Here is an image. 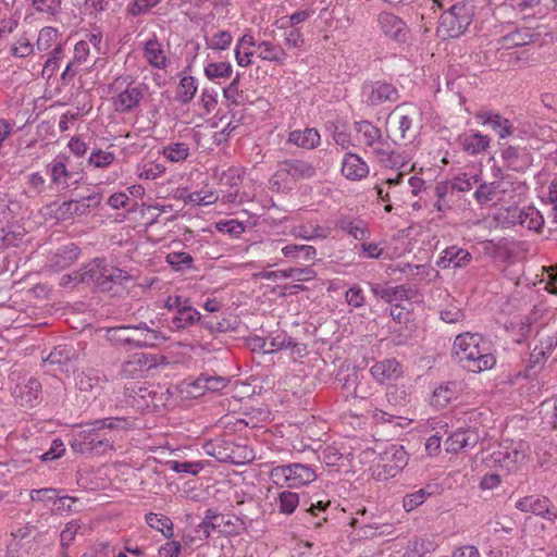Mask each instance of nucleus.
<instances>
[{"label":"nucleus","instance_id":"obj_51","mask_svg":"<svg viewBox=\"0 0 557 557\" xmlns=\"http://www.w3.org/2000/svg\"><path fill=\"white\" fill-rule=\"evenodd\" d=\"M164 406V397L157 389H148L141 386V409L156 411Z\"/></svg>","mask_w":557,"mask_h":557},{"label":"nucleus","instance_id":"obj_47","mask_svg":"<svg viewBox=\"0 0 557 557\" xmlns=\"http://www.w3.org/2000/svg\"><path fill=\"white\" fill-rule=\"evenodd\" d=\"M198 89L197 79L194 76H182L176 88L175 98L183 104L190 102Z\"/></svg>","mask_w":557,"mask_h":557},{"label":"nucleus","instance_id":"obj_11","mask_svg":"<svg viewBox=\"0 0 557 557\" xmlns=\"http://www.w3.org/2000/svg\"><path fill=\"white\" fill-rule=\"evenodd\" d=\"M317 171L312 163L299 159H286L278 163L274 178L277 181H301L315 175Z\"/></svg>","mask_w":557,"mask_h":557},{"label":"nucleus","instance_id":"obj_43","mask_svg":"<svg viewBox=\"0 0 557 557\" xmlns=\"http://www.w3.org/2000/svg\"><path fill=\"white\" fill-rule=\"evenodd\" d=\"M145 521L151 529L160 532L165 539L170 540L173 537L174 524L168 516L149 512L145 515Z\"/></svg>","mask_w":557,"mask_h":557},{"label":"nucleus","instance_id":"obj_60","mask_svg":"<svg viewBox=\"0 0 557 557\" xmlns=\"http://www.w3.org/2000/svg\"><path fill=\"white\" fill-rule=\"evenodd\" d=\"M58 30L53 27H44L37 38V49L46 51L58 44Z\"/></svg>","mask_w":557,"mask_h":557},{"label":"nucleus","instance_id":"obj_30","mask_svg":"<svg viewBox=\"0 0 557 557\" xmlns=\"http://www.w3.org/2000/svg\"><path fill=\"white\" fill-rule=\"evenodd\" d=\"M354 131L358 144L366 148H371L381 137H383L381 128L372 122L362 120L354 123Z\"/></svg>","mask_w":557,"mask_h":557},{"label":"nucleus","instance_id":"obj_20","mask_svg":"<svg viewBox=\"0 0 557 557\" xmlns=\"http://www.w3.org/2000/svg\"><path fill=\"white\" fill-rule=\"evenodd\" d=\"M138 330L135 325L114 326L107 330L106 337L116 346L134 350L139 347Z\"/></svg>","mask_w":557,"mask_h":557},{"label":"nucleus","instance_id":"obj_49","mask_svg":"<svg viewBox=\"0 0 557 557\" xmlns=\"http://www.w3.org/2000/svg\"><path fill=\"white\" fill-rule=\"evenodd\" d=\"M205 75L210 81L218 78H228L233 73V66L230 62H210L203 69Z\"/></svg>","mask_w":557,"mask_h":557},{"label":"nucleus","instance_id":"obj_1","mask_svg":"<svg viewBox=\"0 0 557 557\" xmlns=\"http://www.w3.org/2000/svg\"><path fill=\"white\" fill-rule=\"evenodd\" d=\"M136 418H104L84 425L71 441L74 451L81 454L102 455L113 449V442L103 432L109 430H127L136 426Z\"/></svg>","mask_w":557,"mask_h":557},{"label":"nucleus","instance_id":"obj_5","mask_svg":"<svg viewBox=\"0 0 557 557\" xmlns=\"http://www.w3.org/2000/svg\"><path fill=\"white\" fill-rule=\"evenodd\" d=\"M473 18L472 10L462 3H457L445 11L436 28L442 39L459 38L468 29Z\"/></svg>","mask_w":557,"mask_h":557},{"label":"nucleus","instance_id":"obj_3","mask_svg":"<svg viewBox=\"0 0 557 557\" xmlns=\"http://www.w3.org/2000/svg\"><path fill=\"white\" fill-rule=\"evenodd\" d=\"M147 441L148 438H141V471L144 472L141 485L161 487L165 481L161 468L166 466L168 457L172 455V451L162 444L154 446Z\"/></svg>","mask_w":557,"mask_h":557},{"label":"nucleus","instance_id":"obj_15","mask_svg":"<svg viewBox=\"0 0 557 557\" xmlns=\"http://www.w3.org/2000/svg\"><path fill=\"white\" fill-rule=\"evenodd\" d=\"M362 97L369 107H376L384 102H395L399 98V94L392 84L373 82L363 85Z\"/></svg>","mask_w":557,"mask_h":557},{"label":"nucleus","instance_id":"obj_56","mask_svg":"<svg viewBox=\"0 0 557 557\" xmlns=\"http://www.w3.org/2000/svg\"><path fill=\"white\" fill-rule=\"evenodd\" d=\"M481 177L479 174L461 173L457 175L451 182V188L461 193L469 191L473 185H479Z\"/></svg>","mask_w":557,"mask_h":557},{"label":"nucleus","instance_id":"obj_58","mask_svg":"<svg viewBox=\"0 0 557 557\" xmlns=\"http://www.w3.org/2000/svg\"><path fill=\"white\" fill-rule=\"evenodd\" d=\"M164 157L172 162H181L189 154V147L185 143H174L163 149Z\"/></svg>","mask_w":557,"mask_h":557},{"label":"nucleus","instance_id":"obj_62","mask_svg":"<svg viewBox=\"0 0 557 557\" xmlns=\"http://www.w3.org/2000/svg\"><path fill=\"white\" fill-rule=\"evenodd\" d=\"M114 153L110 151L103 150H94L88 159L89 165H92L98 169H103L112 164L114 161Z\"/></svg>","mask_w":557,"mask_h":557},{"label":"nucleus","instance_id":"obj_23","mask_svg":"<svg viewBox=\"0 0 557 557\" xmlns=\"http://www.w3.org/2000/svg\"><path fill=\"white\" fill-rule=\"evenodd\" d=\"M243 171L237 168H228L223 172L221 185L225 187L222 200L225 203L242 202L239 187L242 185Z\"/></svg>","mask_w":557,"mask_h":557},{"label":"nucleus","instance_id":"obj_41","mask_svg":"<svg viewBox=\"0 0 557 557\" xmlns=\"http://www.w3.org/2000/svg\"><path fill=\"white\" fill-rule=\"evenodd\" d=\"M385 184L391 193V201L400 205L408 200L409 191L408 186L405 185L404 173H397L394 177H388Z\"/></svg>","mask_w":557,"mask_h":557},{"label":"nucleus","instance_id":"obj_44","mask_svg":"<svg viewBox=\"0 0 557 557\" xmlns=\"http://www.w3.org/2000/svg\"><path fill=\"white\" fill-rule=\"evenodd\" d=\"M290 234L300 239L312 240V239H325L331 234V228L321 225H297L290 231Z\"/></svg>","mask_w":557,"mask_h":557},{"label":"nucleus","instance_id":"obj_28","mask_svg":"<svg viewBox=\"0 0 557 557\" xmlns=\"http://www.w3.org/2000/svg\"><path fill=\"white\" fill-rule=\"evenodd\" d=\"M472 260L471 253L460 247L449 246L443 252L436 264L441 269L463 268Z\"/></svg>","mask_w":557,"mask_h":557},{"label":"nucleus","instance_id":"obj_42","mask_svg":"<svg viewBox=\"0 0 557 557\" xmlns=\"http://www.w3.org/2000/svg\"><path fill=\"white\" fill-rule=\"evenodd\" d=\"M272 505L280 513L289 516L299 505V495L288 490L281 491L274 497Z\"/></svg>","mask_w":557,"mask_h":557},{"label":"nucleus","instance_id":"obj_59","mask_svg":"<svg viewBox=\"0 0 557 557\" xmlns=\"http://www.w3.org/2000/svg\"><path fill=\"white\" fill-rule=\"evenodd\" d=\"M72 173L66 169L62 161H54L51 165V180L54 184L63 185V188L70 187L69 180Z\"/></svg>","mask_w":557,"mask_h":557},{"label":"nucleus","instance_id":"obj_61","mask_svg":"<svg viewBox=\"0 0 557 557\" xmlns=\"http://www.w3.org/2000/svg\"><path fill=\"white\" fill-rule=\"evenodd\" d=\"M165 336L156 330L141 324V347H156L164 343Z\"/></svg>","mask_w":557,"mask_h":557},{"label":"nucleus","instance_id":"obj_9","mask_svg":"<svg viewBox=\"0 0 557 557\" xmlns=\"http://www.w3.org/2000/svg\"><path fill=\"white\" fill-rule=\"evenodd\" d=\"M377 25L387 39L398 45H406L411 39V30L407 23L392 12H381L377 15Z\"/></svg>","mask_w":557,"mask_h":557},{"label":"nucleus","instance_id":"obj_24","mask_svg":"<svg viewBox=\"0 0 557 557\" xmlns=\"http://www.w3.org/2000/svg\"><path fill=\"white\" fill-rule=\"evenodd\" d=\"M458 144L466 153L478 156L487 151L491 146V137L479 131H469L459 135Z\"/></svg>","mask_w":557,"mask_h":557},{"label":"nucleus","instance_id":"obj_36","mask_svg":"<svg viewBox=\"0 0 557 557\" xmlns=\"http://www.w3.org/2000/svg\"><path fill=\"white\" fill-rule=\"evenodd\" d=\"M143 50L144 57L150 65L157 69H164L166 66V54L162 45L156 38L147 40Z\"/></svg>","mask_w":557,"mask_h":557},{"label":"nucleus","instance_id":"obj_8","mask_svg":"<svg viewBox=\"0 0 557 557\" xmlns=\"http://www.w3.org/2000/svg\"><path fill=\"white\" fill-rule=\"evenodd\" d=\"M392 115L397 119L399 137L413 139L421 126V109L413 103H404L396 107Z\"/></svg>","mask_w":557,"mask_h":557},{"label":"nucleus","instance_id":"obj_12","mask_svg":"<svg viewBox=\"0 0 557 557\" xmlns=\"http://www.w3.org/2000/svg\"><path fill=\"white\" fill-rule=\"evenodd\" d=\"M524 459L525 454L522 450V444L508 441L499 444L490 456L491 463L507 470H511L516 465L523 462Z\"/></svg>","mask_w":557,"mask_h":557},{"label":"nucleus","instance_id":"obj_25","mask_svg":"<svg viewBox=\"0 0 557 557\" xmlns=\"http://www.w3.org/2000/svg\"><path fill=\"white\" fill-rule=\"evenodd\" d=\"M371 149L375 160L385 168L394 169L405 164L401 156L397 153L392 144L383 137H381Z\"/></svg>","mask_w":557,"mask_h":557},{"label":"nucleus","instance_id":"obj_18","mask_svg":"<svg viewBox=\"0 0 557 557\" xmlns=\"http://www.w3.org/2000/svg\"><path fill=\"white\" fill-rule=\"evenodd\" d=\"M504 164L515 172H525L533 164V157L527 147L508 145L500 151Z\"/></svg>","mask_w":557,"mask_h":557},{"label":"nucleus","instance_id":"obj_34","mask_svg":"<svg viewBox=\"0 0 557 557\" xmlns=\"http://www.w3.org/2000/svg\"><path fill=\"white\" fill-rule=\"evenodd\" d=\"M76 356L75 349L70 345H59L44 358L47 366H57L61 371H69L67 366Z\"/></svg>","mask_w":557,"mask_h":557},{"label":"nucleus","instance_id":"obj_37","mask_svg":"<svg viewBox=\"0 0 557 557\" xmlns=\"http://www.w3.org/2000/svg\"><path fill=\"white\" fill-rule=\"evenodd\" d=\"M228 524L230 520L226 519V516L214 509H208L199 527L203 530L206 536H210L215 531L219 533L227 532L226 525Z\"/></svg>","mask_w":557,"mask_h":557},{"label":"nucleus","instance_id":"obj_22","mask_svg":"<svg viewBox=\"0 0 557 557\" xmlns=\"http://www.w3.org/2000/svg\"><path fill=\"white\" fill-rule=\"evenodd\" d=\"M370 373L377 383L384 384L398 380L404 371L401 364L395 358H388L375 362L370 368Z\"/></svg>","mask_w":557,"mask_h":557},{"label":"nucleus","instance_id":"obj_46","mask_svg":"<svg viewBox=\"0 0 557 557\" xmlns=\"http://www.w3.org/2000/svg\"><path fill=\"white\" fill-rule=\"evenodd\" d=\"M228 380L223 376H211L201 374L196 379L191 386L197 389L198 395L203 394L206 391L216 392L224 388Z\"/></svg>","mask_w":557,"mask_h":557},{"label":"nucleus","instance_id":"obj_6","mask_svg":"<svg viewBox=\"0 0 557 557\" xmlns=\"http://www.w3.org/2000/svg\"><path fill=\"white\" fill-rule=\"evenodd\" d=\"M270 479L281 487H299L313 482L317 473L310 465L295 462L274 467L270 471Z\"/></svg>","mask_w":557,"mask_h":557},{"label":"nucleus","instance_id":"obj_35","mask_svg":"<svg viewBox=\"0 0 557 557\" xmlns=\"http://www.w3.org/2000/svg\"><path fill=\"white\" fill-rule=\"evenodd\" d=\"M337 227L356 240H364L370 237V231L364 221L360 219L342 218L336 222Z\"/></svg>","mask_w":557,"mask_h":557},{"label":"nucleus","instance_id":"obj_31","mask_svg":"<svg viewBox=\"0 0 557 557\" xmlns=\"http://www.w3.org/2000/svg\"><path fill=\"white\" fill-rule=\"evenodd\" d=\"M283 259L277 258L276 263L283 261H312L317 256V250L310 245L286 244L281 248Z\"/></svg>","mask_w":557,"mask_h":557},{"label":"nucleus","instance_id":"obj_26","mask_svg":"<svg viewBox=\"0 0 557 557\" xmlns=\"http://www.w3.org/2000/svg\"><path fill=\"white\" fill-rule=\"evenodd\" d=\"M342 174L349 181H361L369 175V165L359 154L347 152L342 161Z\"/></svg>","mask_w":557,"mask_h":557},{"label":"nucleus","instance_id":"obj_13","mask_svg":"<svg viewBox=\"0 0 557 557\" xmlns=\"http://www.w3.org/2000/svg\"><path fill=\"white\" fill-rule=\"evenodd\" d=\"M115 89L120 90L113 98V104L117 112H127L139 103V83L127 82V77H120L115 81Z\"/></svg>","mask_w":557,"mask_h":557},{"label":"nucleus","instance_id":"obj_33","mask_svg":"<svg viewBox=\"0 0 557 557\" xmlns=\"http://www.w3.org/2000/svg\"><path fill=\"white\" fill-rule=\"evenodd\" d=\"M257 42L250 33L244 34L236 42L235 46V60L236 63L242 67H248L252 63L253 47H257Z\"/></svg>","mask_w":557,"mask_h":557},{"label":"nucleus","instance_id":"obj_48","mask_svg":"<svg viewBox=\"0 0 557 557\" xmlns=\"http://www.w3.org/2000/svg\"><path fill=\"white\" fill-rule=\"evenodd\" d=\"M209 462L206 460L198 461H188V460H171L166 462V467H169L172 471L180 474H190L197 475L200 473Z\"/></svg>","mask_w":557,"mask_h":557},{"label":"nucleus","instance_id":"obj_29","mask_svg":"<svg viewBox=\"0 0 557 557\" xmlns=\"http://www.w3.org/2000/svg\"><path fill=\"white\" fill-rule=\"evenodd\" d=\"M371 292L375 297L382 298L384 301L392 304V306L397 301L411 299L414 295V292L405 285L383 286L381 284H371Z\"/></svg>","mask_w":557,"mask_h":557},{"label":"nucleus","instance_id":"obj_63","mask_svg":"<svg viewBox=\"0 0 557 557\" xmlns=\"http://www.w3.org/2000/svg\"><path fill=\"white\" fill-rule=\"evenodd\" d=\"M503 41L507 48L524 46L532 41V35L527 30H517L503 37Z\"/></svg>","mask_w":557,"mask_h":557},{"label":"nucleus","instance_id":"obj_19","mask_svg":"<svg viewBox=\"0 0 557 557\" xmlns=\"http://www.w3.org/2000/svg\"><path fill=\"white\" fill-rule=\"evenodd\" d=\"M205 447L209 455L215 457L220 461H228L234 465L245 463L253 458L251 450H248L246 447L237 446L231 449L230 447L222 448L219 442L209 443Z\"/></svg>","mask_w":557,"mask_h":557},{"label":"nucleus","instance_id":"obj_38","mask_svg":"<svg viewBox=\"0 0 557 557\" xmlns=\"http://www.w3.org/2000/svg\"><path fill=\"white\" fill-rule=\"evenodd\" d=\"M257 49L258 58L263 61L282 64L287 58V53L280 45L269 40L258 42Z\"/></svg>","mask_w":557,"mask_h":557},{"label":"nucleus","instance_id":"obj_10","mask_svg":"<svg viewBox=\"0 0 557 557\" xmlns=\"http://www.w3.org/2000/svg\"><path fill=\"white\" fill-rule=\"evenodd\" d=\"M516 509L524 513H533L549 522L557 520V508L548 497L543 495H529L519 498L515 504Z\"/></svg>","mask_w":557,"mask_h":557},{"label":"nucleus","instance_id":"obj_4","mask_svg":"<svg viewBox=\"0 0 557 557\" xmlns=\"http://www.w3.org/2000/svg\"><path fill=\"white\" fill-rule=\"evenodd\" d=\"M131 278L127 272L97 258L85 265L78 280L82 283L95 284L101 292H110L113 285L123 284Z\"/></svg>","mask_w":557,"mask_h":557},{"label":"nucleus","instance_id":"obj_52","mask_svg":"<svg viewBox=\"0 0 557 557\" xmlns=\"http://www.w3.org/2000/svg\"><path fill=\"white\" fill-rule=\"evenodd\" d=\"M181 313L174 314L172 318V325L174 329H185L194 325L200 318V313L191 306L185 307Z\"/></svg>","mask_w":557,"mask_h":557},{"label":"nucleus","instance_id":"obj_21","mask_svg":"<svg viewBox=\"0 0 557 557\" xmlns=\"http://www.w3.org/2000/svg\"><path fill=\"white\" fill-rule=\"evenodd\" d=\"M509 186L510 183L505 182L504 180L493 181L490 183L480 181L473 197L480 206H485L491 201L500 199V195L506 194Z\"/></svg>","mask_w":557,"mask_h":557},{"label":"nucleus","instance_id":"obj_50","mask_svg":"<svg viewBox=\"0 0 557 557\" xmlns=\"http://www.w3.org/2000/svg\"><path fill=\"white\" fill-rule=\"evenodd\" d=\"M206 46L213 51H224L228 49L233 41V36L230 30H218L211 37H206Z\"/></svg>","mask_w":557,"mask_h":557},{"label":"nucleus","instance_id":"obj_45","mask_svg":"<svg viewBox=\"0 0 557 557\" xmlns=\"http://www.w3.org/2000/svg\"><path fill=\"white\" fill-rule=\"evenodd\" d=\"M268 342V354H273L278 350L287 348H297L296 343L290 336L284 331H273L267 335Z\"/></svg>","mask_w":557,"mask_h":557},{"label":"nucleus","instance_id":"obj_57","mask_svg":"<svg viewBox=\"0 0 557 557\" xmlns=\"http://www.w3.org/2000/svg\"><path fill=\"white\" fill-rule=\"evenodd\" d=\"M435 543L429 539H414L409 544V552L412 557H425L435 550Z\"/></svg>","mask_w":557,"mask_h":557},{"label":"nucleus","instance_id":"obj_16","mask_svg":"<svg viewBox=\"0 0 557 557\" xmlns=\"http://www.w3.org/2000/svg\"><path fill=\"white\" fill-rule=\"evenodd\" d=\"M481 440V434L476 428H458L445 442L447 453L457 454L461 450L472 449Z\"/></svg>","mask_w":557,"mask_h":557},{"label":"nucleus","instance_id":"obj_40","mask_svg":"<svg viewBox=\"0 0 557 557\" xmlns=\"http://www.w3.org/2000/svg\"><path fill=\"white\" fill-rule=\"evenodd\" d=\"M520 213L521 218L518 220L520 226L536 233L542 231L544 225V218L535 207H522Z\"/></svg>","mask_w":557,"mask_h":557},{"label":"nucleus","instance_id":"obj_27","mask_svg":"<svg viewBox=\"0 0 557 557\" xmlns=\"http://www.w3.org/2000/svg\"><path fill=\"white\" fill-rule=\"evenodd\" d=\"M476 117L483 125H488L497 134L499 139H506L513 135L515 126L507 119L496 112H480Z\"/></svg>","mask_w":557,"mask_h":557},{"label":"nucleus","instance_id":"obj_64","mask_svg":"<svg viewBox=\"0 0 557 557\" xmlns=\"http://www.w3.org/2000/svg\"><path fill=\"white\" fill-rule=\"evenodd\" d=\"M215 228L223 234H228L238 237L244 231L245 226L237 220H225L215 223Z\"/></svg>","mask_w":557,"mask_h":557},{"label":"nucleus","instance_id":"obj_7","mask_svg":"<svg viewBox=\"0 0 557 557\" xmlns=\"http://www.w3.org/2000/svg\"><path fill=\"white\" fill-rule=\"evenodd\" d=\"M408 463V454L404 446L392 444L380 455L376 475L387 480L395 478Z\"/></svg>","mask_w":557,"mask_h":557},{"label":"nucleus","instance_id":"obj_17","mask_svg":"<svg viewBox=\"0 0 557 557\" xmlns=\"http://www.w3.org/2000/svg\"><path fill=\"white\" fill-rule=\"evenodd\" d=\"M41 384L35 377H23L13 388L15 401L25 408H33L40 401Z\"/></svg>","mask_w":557,"mask_h":557},{"label":"nucleus","instance_id":"obj_53","mask_svg":"<svg viewBox=\"0 0 557 557\" xmlns=\"http://www.w3.org/2000/svg\"><path fill=\"white\" fill-rule=\"evenodd\" d=\"M430 486L420 488L416 492L409 493L403 498V507L407 512H410L421 506L426 498L432 494L429 491Z\"/></svg>","mask_w":557,"mask_h":557},{"label":"nucleus","instance_id":"obj_2","mask_svg":"<svg viewBox=\"0 0 557 557\" xmlns=\"http://www.w3.org/2000/svg\"><path fill=\"white\" fill-rule=\"evenodd\" d=\"M491 341L479 333H462L456 336L453 354L461 367L472 373H481L495 367L497 360Z\"/></svg>","mask_w":557,"mask_h":557},{"label":"nucleus","instance_id":"obj_14","mask_svg":"<svg viewBox=\"0 0 557 557\" xmlns=\"http://www.w3.org/2000/svg\"><path fill=\"white\" fill-rule=\"evenodd\" d=\"M102 200V194L90 193L86 197H79L62 202L58 208V214L61 219H71L89 213L90 209L96 208Z\"/></svg>","mask_w":557,"mask_h":557},{"label":"nucleus","instance_id":"obj_39","mask_svg":"<svg viewBox=\"0 0 557 557\" xmlns=\"http://www.w3.org/2000/svg\"><path fill=\"white\" fill-rule=\"evenodd\" d=\"M79 253L81 249L75 244L63 246L51 257V265L58 270L66 269L77 260Z\"/></svg>","mask_w":557,"mask_h":557},{"label":"nucleus","instance_id":"obj_55","mask_svg":"<svg viewBox=\"0 0 557 557\" xmlns=\"http://www.w3.org/2000/svg\"><path fill=\"white\" fill-rule=\"evenodd\" d=\"M456 396V384L455 383H446L438 386L433 393L434 403L437 406L445 407L449 404Z\"/></svg>","mask_w":557,"mask_h":557},{"label":"nucleus","instance_id":"obj_32","mask_svg":"<svg viewBox=\"0 0 557 557\" xmlns=\"http://www.w3.org/2000/svg\"><path fill=\"white\" fill-rule=\"evenodd\" d=\"M320 141V133L313 127L292 131L287 137V143L307 150L317 148Z\"/></svg>","mask_w":557,"mask_h":557},{"label":"nucleus","instance_id":"obj_54","mask_svg":"<svg viewBox=\"0 0 557 557\" xmlns=\"http://www.w3.org/2000/svg\"><path fill=\"white\" fill-rule=\"evenodd\" d=\"M166 262L174 271H184L190 269L194 262L193 257L184 251H172L165 257Z\"/></svg>","mask_w":557,"mask_h":557}]
</instances>
